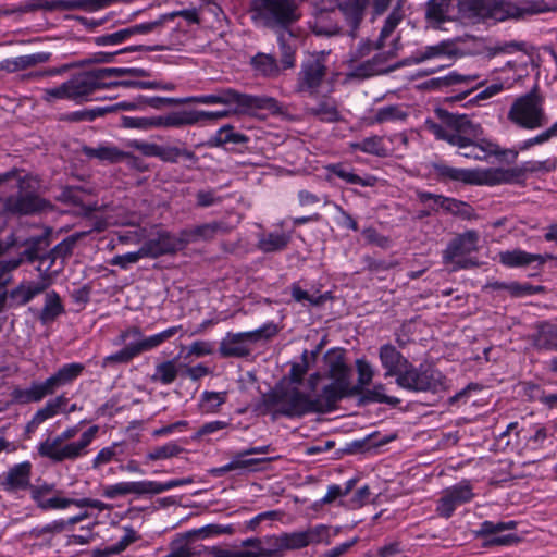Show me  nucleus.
<instances>
[{
  "label": "nucleus",
  "instance_id": "nucleus-1",
  "mask_svg": "<svg viewBox=\"0 0 557 557\" xmlns=\"http://www.w3.org/2000/svg\"><path fill=\"white\" fill-rule=\"evenodd\" d=\"M441 123L426 121V128L437 138L461 150L459 153L468 159L484 160L487 156L510 157L513 162L518 152L502 150L496 144L483 137V128L466 114L450 113L444 109L435 111Z\"/></svg>",
  "mask_w": 557,
  "mask_h": 557
},
{
  "label": "nucleus",
  "instance_id": "nucleus-2",
  "mask_svg": "<svg viewBox=\"0 0 557 557\" xmlns=\"http://www.w3.org/2000/svg\"><path fill=\"white\" fill-rule=\"evenodd\" d=\"M267 407H278L276 413L288 418H300L309 413H329L337 408L330 389H322L311 397L297 387L274 391L264 399Z\"/></svg>",
  "mask_w": 557,
  "mask_h": 557
},
{
  "label": "nucleus",
  "instance_id": "nucleus-3",
  "mask_svg": "<svg viewBox=\"0 0 557 557\" xmlns=\"http://www.w3.org/2000/svg\"><path fill=\"white\" fill-rule=\"evenodd\" d=\"M122 71V69L111 67L79 73L60 85L42 89L41 99L49 104L64 100L81 104L90 100V96L96 90L108 87L103 82L106 78L119 75Z\"/></svg>",
  "mask_w": 557,
  "mask_h": 557
},
{
  "label": "nucleus",
  "instance_id": "nucleus-4",
  "mask_svg": "<svg viewBox=\"0 0 557 557\" xmlns=\"http://www.w3.org/2000/svg\"><path fill=\"white\" fill-rule=\"evenodd\" d=\"M98 425H92L81 434L78 441L70 442L78 432V425L70 426L52 440L38 446V453L53 461L75 460L89 453V446L98 434Z\"/></svg>",
  "mask_w": 557,
  "mask_h": 557
},
{
  "label": "nucleus",
  "instance_id": "nucleus-5",
  "mask_svg": "<svg viewBox=\"0 0 557 557\" xmlns=\"http://www.w3.org/2000/svg\"><path fill=\"white\" fill-rule=\"evenodd\" d=\"M190 100L205 104H236L234 109L236 113H250L255 110H269L272 113H277L282 110L281 103L275 98L242 94L233 88H222L214 94L194 98H176V104L186 103Z\"/></svg>",
  "mask_w": 557,
  "mask_h": 557
},
{
  "label": "nucleus",
  "instance_id": "nucleus-6",
  "mask_svg": "<svg viewBox=\"0 0 557 557\" xmlns=\"http://www.w3.org/2000/svg\"><path fill=\"white\" fill-rule=\"evenodd\" d=\"M250 13L256 25L276 32L287 30L300 18L295 0H252Z\"/></svg>",
  "mask_w": 557,
  "mask_h": 557
},
{
  "label": "nucleus",
  "instance_id": "nucleus-7",
  "mask_svg": "<svg viewBox=\"0 0 557 557\" xmlns=\"http://www.w3.org/2000/svg\"><path fill=\"white\" fill-rule=\"evenodd\" d=\"M14 185L18 189L17 197L7 199L5 209L13 213L28 214L44 209V202L35 196L38 187L36 177L25 174L23 171H12L0 174V186Z\"/></svg>",
  "mask_w": 557,
  "mask_h": 557
},
{
  "label": "nucleus",
  "instance_id": "nucleus-8",
  "mask_svg": "<svg viewBox=\"0 0 557 557\" xmlns=\"http://www.w3.org/2000/svg\"><path fill=\"white\" fill-rule=\"evenodd\" d=\"M508 119L522 128L535 129L547 124L543 98L534 87L528 94L517 98L512 103Z\"/></svg>",
  "mask_w": 557,
  "mask_h": 557
},
{
  "label": "nucleus",
  "instance_id": "nucleus-9",
  "mask_svg": "<svg viewBox=\"0 0 557 557\" xmlns=\"http://www.w3.org/2000/svg\"><path fill=\"white\" fill-rule=\"evenodd\" d=\"M277 332L278 329L274 323H267L249 332H228L220 343L219 354L222 358L248 357L251 354L250 344L262 339L268 341L275 336Z\"/></svg>",
  "mask_w": 557,
  "mask_h": 557
},
{
  "label": "nucleus",
  "instance_id": "nucleus-10",
  "mask_svg": "<svg viewBox=\"0 0 557 557\" xmlns=\"http://www.w3.org/2000/svg\"><path fill=\"white\" fill-rule=\"evenodd\" d=\"M396 384L409 392L438 393L448 388L446 377L431 367H414L411 362L396 379Z\"/></svg>",
  "mask_w": 557,
  "mask_h": 557
},
{
  "label": "nucleus",
  "instance_id": "nucleus-11",
  "mask_svg": "<svg viewBox=\"0 0 557 557\" xmlns=\"http://www.w3.org/2000/svg\"><path fill=\"white\" fill-rule=\"evenodd\" d=\"M479 239L480 235L474 230L457 235L443 251V262L451 264L454 271L476 267L479 263L471 255L479 250Z\"/></svg>",
  "mask_w": 557,
  "mask_h": 557
},
{
  "label": "nucleus",
  "instance_id": "nucleus-12",
  "mask_svg": "<svg viewBox=\"0 0 557 557\" xmlns=\"http://www.w3.org/2000/svg\"><path fill=\"white\" fill-rule=\"evenodd\" d=\"M327 73V66L322 55L311 54L300 65L296 91L314 96L318 94Z\"/></svg>",
  "mask_w": 557,
  "mask_h": 557
},
{
  "label": "nucleus",
  "instance_id": "nucleus-13",
  "mask_svg": "<svg viewBox=\"0 0 557 557\" xmlns=\"http://www.w3.org/2000/svg\"><path fill=\"white\" fill-rule=\"evenodd\" d=\"M174 486V480L165 483L159 481H123L106 485L102 495L109 499L123 497L127 495L141 496L147 494H159Z\"/></svg>",
  "mask_w": 557,
  "mask_h": 557
},
{
  "label": "nucleus",
  "instance_id": "nucleus-14",
  "mask_svg": "<svg viewBox=\"0 0 557 557\" xmlns=\"http://www.w3.org/2000/svg\"><path fill=\"white\" fill-rule=\"evenodd\" d=\"M327 376L332 380L322 389H330L333 394V401L342 400V393L348 389V376H351V369L346 364L341 351L330 350L325 355Z\"/></svg>",
  "mask_w": 557,
  "mask_h": 557
},
{
  "label": "nucleus",
  "instance_id": "nucleus-15",
  "mask_svg": "<svg viewBox=\"0 0 557 557\" xmlns=\"http://www.w3.org/2000/svg\"><path fill=\"white\" fill-rule=\"evenodd\" d=\"M458 12L462 20L478 23L486 20L503 22L502 1L493 0H458Z\"/></svg>",
  "mask_w": 557,
  "mask_h": 557
},
{
  "label": "nucleus",
  "instance_id": "nucleus-16",
  "mask_svg": "<svg viewBox=\"0 0 557 557\" xmlns=\"http://www.w3.org/2000/svg\"><path fill=\"white\" fill-rule=\"evenodd\" d=\"M474 497L469 481H461L456 485L445 488L437 500L436 512L440 517L448 519L457 507L471 502Z\"/></svg>",
  "mask_w": 557,
  "mask_h": 557
},
{
  "label": "nucleus",
  "instance_id": "nucleus-17",
  "mask_svg": "<svg viewBox=\"0 0 557 557\" xmlns=\"http://www.w3.org/2000/svg\"><path fill=\"white\" fill-rule=\"evenodd\" d=\"M419 200L426 205L432 211L442 209L446 213L459 216L463 220H472L475 218L474 209L467 202L448 198L443 195L432 194L428 191L418 193Z\"/></svg>",
  "mask_w": 557,
  "mask_h": 557
},
{
  "label": "nucleus",
  "instance_id": "nucleus-18",
  "mask_svg": "<svg viewBox=\"0 0 557 557\" xmlns=\"http://www.w3.org/2000/svg\"><path fill=\"white\" fill-rule=\"evenodd\" d=\"M503 15L499 18L506 20H524L529 16L549 13L548 1L546 0H503Z\"/></svg>",
  "mask_w": 557,
  "mask_h": 557
},
{
  "label": "nucleus",
  "instance_id": "nucleus-19",
  "mask_svg": "<svg viewBox=\"0 0 557 557\" xmlns=\"http://www.w3.org/2000/svg\"><path fill=\"white\" fill-rule=\"evenodd\" d=\"M234 228L228 222L224 220L211 221L189 228L182 230L177 244H189L198 240H211L218 235L228 234Z\"/></svg>",
  "mask_w": 557,
  "mask_h": 557
},
{
  "label": "nucleus",
  "instance_id": "nucleus-20",
  "mask_svg": "<svg viewBox=\"0 0 557 557\" xmlns=\"http://www.w3.org/2000/svg\"><path fill=\"white\" fill-rule=\"evenodd\" d=\"M456 57V49L448 41H442L437 45L426 46L422 49L417 50L409 59V63L420 64L431 59H445L448 62L440 64L436 69H429L421 72V75H430L435 73L437 70H442L450 66V61Z\"/></svg>",
  "mask_w": 557,
  "mask_h": 557
},
{
  "label": "nucleus",
  "instance_id": "nucleus-21",
  "mask_svg": "<svg viewBox=\"0 0 557 557\" xmlns=\"http://www.w3.org/2000/svg\"><path fill=\"white\" fill-rule=\"evenodd\" d=\"M286 550L300 549L311 544H330L329 529L320 524L304 531L284 533Z\"/></svg>",
  "mask_w": 557,
  "mask_h": 557
},
{
  "label": "nucleus",
  "instance_id": "nucleus-22",
  "mask_svg": "<svg viewBox=\"0 0 557 557\" xmlns=\"http://www.w3.org/2000/svg\"><path fill=\"white\" fill-rule=\"evenodd\" d=\"M174 334V329L169 327L158 334L151 336H144L139 329L132 327L121 333L120 343H125L131 339L137 354L151 350L161 345L165 339L170 338Z\"/></svg>",
  "mask_w": 557,
  "mask_h": 557
},
{
  "label": "nucleus",
  "instance_id": "nucleus-23",
  "mask_svg": "<svg viewBox=\"0 0 557 557\" xmlns=\"http://www.w3.org/2000/svg\"><path fill=\"white\" fill-rule=\"evenodd\" d=\"M270 451V446H259V447H251L249 449H245L240 453H238L232 461L226 463L223 467H220L218 469L213 470V473L216 474H223L230 471H250L252 468L261 462L269 461V458H246L249 455L253 454H267Z\"/></svg>",
  "mask_w": 557,
  "mask_h": 557
},
{
  "label": "nucleus",
  "instance_id": "nucleus-24",
  "mask_svg": "<svg viewBox=\"0 0 557 557\" xmlns=\"http://www.w3.org/2000/svg\"><path fill=\"white\" fill-rule=\"evenodd\" d=\"M35 503L45 510L65 509L73 505L74 498L63 497L54 493V485L42 484L32 488Z\"/></svg>",
  "mask_w": 557,
  "mask_h": 557
},
{
  "label": "nucleus",
  "instance_id": "nucleus-25",
  "mask_svg": "<svg viewBox=\"0 0 557 557\" xmlns=\"http://www.w3.org/2000/svg\"><path fill=\"white\" fill-rule=\"evenodd\" d=\"M395 55L394 52L377 53L373 58L351 66L348 77L366 79L375 75L388 72L391 69L385 66L386 62Z\"/></svg>",
  "mask_w": 557,
  "mask_h": 557
},
{
  "label": "nucleus",
  "instance_id": "nucleus-26",
  "mask_svg": "<svg viewBox=\"0 0 557 557\" xmlns=\"http://www.w3.org/2000/svg\"><path fill=\"white\" fill-rule=\"evenodd\" d=\"M379 358L385 369L384 376L397 379L409 367L410 361L392 344H384L379 349Z\"/></svg>",
  "mask_w": 557,
  "mask_h": 557
},
{
  "label": "nucleus",
  "instance_id": "nucleus-27",
  "mask_svg": "<svg viewBox=\"0 0 557 557\" xmlns=\"http://www.w3.org/2000/svg\"><path fill=\"white\" fill-rule=\"evenodd\" d=\"M499 262L508 268L527 267L536 262L539 267L543 265L547 260L555 259L550 253L539 255L529 253L521 249L506 250L498 255Z\"/></svg>",
  "mask_w": 557,
  "mask_h": 557
},
{
  "label": "nucleus",
  "instance_id": "nucleus-28",
  "mask_svg": "<svg viewBox=\"0 0 557 557\" xmlns=\"http://www.w3.org/2000/svg\"><path fill=\"white\" fill-rule=\"evenodd\" d=\"M370 0H338V9L350 26L349 36L356 37Z\"/></svg>",
  "mask_w": 557,
  "mask_h": 557
},
{
  "label": "nucleus",
  "instance_id": "nucleus-29",
  "mask_svg": "<svg viewBox=\"0 0 557 557\" xmlns=\"http://www.w3.org/2000/svg\"><path fill=\"white\" fill-rule=\"evenodd\" d=\"M304 110L306 115L314 116L322 122L333 123L341 120L336 101L330 97H323L315 106L306 104Z\"/></svg>",
  "mask_w": 557,
  "mask_h": 557
},
{
  "label": "nucleus",
  "instance_id": "nucleus-30",
  "mask_svg": "<svg viewBox=\"0 0 557 557\" xmlns=\"http://www.w3.org/2000/svg\"><path fill=\"white\" fill-rule=\"evenodd\" d=\"M532 342L537 349L557 350V325L549 322L539 323Z\"/></svg>",
  "mask_w": 557,
  "mask_h": 557
},
{
  "label": "nucleus",
  "instance_id": "nucleus-31",
  "mask_svg": "<svg viewBox=\"0 0 557 557\" xmlns=\"http://www.w3.org/2000/svg\"><path fill=\"white\" fill-rule=\"evenodd\" d=\"M357 372H358V382L357 384L351 383V376H348V389L342 393V399L347 397H352L361 394L363 388L368 386L374 375L373 369L370 363L364 360H357Z\"/></svg>",
  "mask_w": 557,
  "mask_h": 557
},
{
  "label": "nucleus",
  "instance_id": "nucleus-32",
  "mask_svg": "<svg viewBox=\"0 0 557 557\" xmlns=\"http://www.w3.org/2000/svg\"><path fill=\"white\" fill-rule=\"evenodd\" d=\"M32 465L28 461L21 462L11 468L5 478V488L11 491L24 490L30 482Z\"/></svg>",
  "mask_w": 557,
  "mask_h": 557
},
{
  "label": "nucleus",
  "instance_id": "nucleus-33",
  "mask_svg": "<svg viewBox=\"0 0 557 557\" xmlns=\"http://www.w3.org/2000/svg\"><path fill=\"white\" fill-rule=\"evenodd\" d=\"M290 242V236L283 232L263 233L258 236L257 248L264 253L284 250Z\"/></svg>",
  "mask_w": 557,
  "mask_h": 557
},
{
  "label": "nucleus",
  "instance_id": "nucleus-34",
  "mask_svg": "<svg viewBox=\"0 0 557 557\" xmlns=\"http://www.w3.org/2000/svg\"><path fill=\"white\" fill-rule=\"evenodd\" d=\"M434 173L442 180L473 183L478 175L475 171L456 169L444 163L433 164Z\"/></svg>",
  "mask_w": 557,
  "mask_h": 557
},
{
  "label": "nucleus",
  "instance_id": "nucleus-35",
  "mask_svg": "<svg viewBox=\"0 0 557 557\" xmlns=\"http://www.w3.org/2000/svg\"><path fill=\"white\" fill-rule=\"evenodd\" d=\"M349 147L354 151H361L379 158H385L388 156V150L384 145L383 137L377 135L367 137L361 141L350 143Z\"/></svg>",
  "mask_w": 557,
  "mask_h": 557
},
{
  "label": "nucleus",
  "instance_id": "nucleus-36",
  "mask_svg": "<svg viewBox=\"0 0 557 557\" xmlns=\"http://www.w3.org/2000/svg\"><path fill=\"white\" fill-rule=\"evenodd\" d=\"M248 141L249 137L244 133L236 132L235 127L231 124L219 128L210 140L211 145L215 147H221L226 144L245 145Z\"/></svg>",
  "mask_w": 557,
  "mask_h": 557
},
{
  "label": "nucleus",
  "instance_id": "nucleus-37",
  "mask_svg": "<svg viewBox=\"0 0 557 557\" xmlns=\"http://www.w3.org/2000/svg\"><path fill=\"white\" fill-rule=\"evenodd\" d=\"M359 405H367L371 403L387 404L397 406L400 399L397 397L388 396L385 394V385L382 383L375 384L372 388H363V392L359 394Z\"/></svg>",
  "mask_w": 557,
  "mask_h": 557
},
{
  "label": "nucleus",
  "instance_id": "nucleus-38",
  "mask_svg": "<svg viewBox=\"0 0 557 557\" xmlns=\"http://www.w3.org/2000/svg\"><path fill=\"white\" fill-rule=\"evenodd\" d=\"M49 55L46 53H34L27 55H20L12 59L3 60L0 63V69L7 70L9 72H15L20 70H25L30 66H34L38 63L46 62Z\"/></svg>",
  "mask_w": 557,
  "mask_h": 557
},
{
  "label": "nucleus",
  "instance_id": "nucleus-39",
  "mask_svg": "<svg viewBox=\"0 0 557 557\" xmlns=\"http://www.w3.org/2000/svg\"><path fill=\"white\" fill-rule=\"evenodd\" d=\"M326 169L330 173L336 175L348 184L373 186L376 181V178L373 176L361 177L355 174L347 165L343 163L330 164Z\"/></svg>",
  "mask_w": 557,
  "mask_h": 557
},
{
  "label": "nucleus",
  "instance_id": "nucleus-40",
  "mask_svg": "<svg viewBox=\"0 0 557 557\" xmlns=\"http://www.w3.org/2000/svg\"><path fill=\"white\" fill-rule=\"evenodd\" d=\"M67 404V398L64 395H60L51 400H49L45 407L39 409L33 417L32 423L34 425H39L48 419L53 418L58 413L64 411V407Z\"/></svg>",
  "mask_w": 557,
  "mask_h": 557
},
{
  "label": "nucleus",
  "instance_id": "nucleus-41",
  "mask_svg": "<svg viewBox=\"0 0 557 557\" xmlns=\"http://www.w3.org/2000/svg\"><path fill=\"white\" fill-rule=\"evenodd\" d=\"M158 252H160V249L151 247H140V249L137 251L114 256L110 260V264L126 270L129 265L135 264L144 257H157Z\"/></svg>",
  "mask_w": 557,
  "mask_h": 557
},
{
  "label": "nucleus",
  "instance_id": "nucleus-42",
  "mask_svg": "<svg viewBox=\"0 0 557 557\" xmlns=\"http://www.w3.org/2000/svg\"><path fill=\"white\" fill-rule=\"evenodd\" d=\"M479 78L478 74H459L457 72H450L445 76L435 77L426 82V85L431 88H442L449 87L453 85H467L471 82H474Z\"/></svg>",
  "mask_w": 557,
  "mask_h": 557
},
{
  "label": "nucleus",
  "instance_id": "nucleus-43",
  "mask_svg": "<svg viewBox=\"0 0 557 557\" xmlns=\"http://www.w3.org/2000/svg\"><path fill=\"white\" fill-rule=\"evenodd\" d=\"M84 367L81 363H69L58 370L57 373L51 375L50 383L58 389L75 380L83 371Z\"/></svg>",
  "mask_w": 557,
  "mask_h": 557
},
{
  "label": "nucleus",
  "instance_id": "nucleus-44",
  "mask_svg": "<svg viewBox=\"0 0 557 557\" xmlns=\"http://www.w3.org/2000/svg\"><path fill=\"white\" fill-rule=\"evenodd\" d=\"M404 18V12L401 10V7L398 5L393 9V11L389 13V15L386 17L385 23L381 29L380 37L375 41V48L376 50H380L384 47V40L388 38L392 33L395 30V28L398 26V24Z\"/></svg>",
  "mask_w": 557,
  "mask_h": 557
},
{
  "label": "nucleus",
  "instance_id": "nucleus-45",
  "mask_svg": "<svg viewBox=\"0 0 557 557\" xmlns=\"http://www.w3.org/2000/svg\"><path fill=\"white\" fill-rule=\"evenodd\" d=\"M46 288V284L42 282H30L22 284L16 287L11 296L15 299L18 305H25L30 301L35 296L39 295Z\"/></svg>",
  "mask_w": 557,
  "mask_h": 557
},
{
  "label": "nucleus",
  "instance_id": "nucleus-46",
  "mask_svg": "<svg viewBox=\"0 0 557 557\" xmlns=\"http://www.w3.org/2000/svg\"><path fill=\"white\" fill-rule=\"evenodd\" d=\"M451 0H429L425 17L428 21L441 24L446 21Z\"/></svg>",
  "mask_w": 557,
  "mask_h": 557
},
{
  "label": "nucleus",
  "instance_id": "nucleus-47",
  "mask_svg": "<svg viewBox=\"0 0 557 557\" xmlns=\"http://www.w3.org/2000/svg\"><path fill=\"white\" fill-rule=\"evenodd\" d=\"M251 64L264 76H276L280 73L276 59L271 54L258 53L251 59Z\"/></svg>",
  "mask_w": 557,
  "mask_h": 557
},
{
  "label": "nucleus",
  "instance_id": "nucleus-48",
  "mask_svg": "<svg viewBox=\"0 0 557 557\" xmlns=\"http://www.w3.org/2000/svg\"><path fill=\"white\" fill-rule=\"evenodd\" d=\"M292 37V33H288L287 37L284 32H280L277 36L281 51V64L285 70L295 66V48L288 42Z\"/></svg>",
  "mask_w": 557,
  "mask_h": 557
},
{
  "label": "nucleus",
  "instance_id": "nucleus-49",
  "mask_svg": "<svg viewBox=\"0 0 557 557\" xmlns=\"http://www.w3.org/2000/svg\"><path fill=\"white\" fill-rule=\"evenodd\" d=\"M263 544L267 546L260 547L258 550L260 557H277L282 552L286 550L284 533L267 536L263 540Z\"/></svg>",
  "mask_w": 557,
  "mask_h": 557
},
{
  "label": "nucleus",
  "instance_id": "nucleus-50",
  "mask_svg": "<svg viewBox=\"0 0 557 557\" xmlns=\"http://www.w3.org/2000/svg\"><path fill=\"white\" fill-rule=\"evenodd\" d=\"M50 379L48 377L46 381L40 383H34L28 389L24 392V399L26 401H39L45 396L53 394L55 388L52 383H50Z\"/></svg>",
  "mask_w": 557,
  "mask_h": 557
},
{
  "label": "nucleus",
  "instance_id": "nucleus-51",
  "mask_svg": "<svg viewBox=\"0 0 557 557\" xmlns=\"http://www.w3.org/2000/svg\"><path fill=\"white\" fill-rule=\"evenodd\" d=\"M121 335L119 336V339L115 342L116 345H121ZM125 346L121 350H119L115 354L109 355L104 358L103 362L104 364L110 362H117V363H126L131 361L133 358L138 356L137 350L135 349L133 343L131 339L123 343Z\"/></svg>",
  "mask_w": 557,
  "mask_h": 557
},
{
  "label": "nucleus",
  "instance_id": "nucleus-52",
  "mask_svg": "<svg viewBox=\"0 0 557 557\" xmlns=\"http://www.w3.org/2000/svg\"><path fill=\"white\" fill-rule=\"evenodd\" d=\"M543 163H527L522 168H513V169H502V177L506 178V181H502V184H510L520 182L524 176V173L530 171H537L542 169Z\"/></svg>",
  "mask_w": 557,
  "mask_h": 557
},
{
  "label": "nucleus",
  "instance_id": "nucleus-53",
  "mask_svg": "<svg viewBox=\"0 0 557 557\" xmlns=\"http://www.w3.org/2000/svg\"><path fill=\"white\" fill-rule=\"evenodd\" d=\"M141 247H151L160 249L157 257L168 252L172 247V237L169 233L157 230Z\"/></svg>",
  "mask_w": 557,
  "mask_h": 557
},
{
  "label": "nucleus",
  "instance_id": "nucleus-54",
  "mask_svg": "<svg viewBox=\"0 0 557 557\" xmlns=\"http://www.w3.org/2000/svg\"><path fill=\"white\" fill-rule=\"evenodd\" d=\"M122 124L127 128H138V129H148L152 126H158L163 124V120L161 117L150 119V117H138V116H124L122 120ZM164 124H170L169 119Z\"/></svg>",
  "mask_w": 557,
  "mask_h": 557
},
{
  "label": "nucleus",
  "instance_id": "nucleus-55",
  "mask_svg": "<svg viewBox=\"0 0 557 557\" xmlns=\"http://www.w3.org/2000/svg\"><path fill=\"white\" fill-rule=\"evenodd\" d=\"M225 400V392H205L200 399V407L206 412H214Z\"/></svg>",
  "mask_w": 557,
  "mask_h": 557
},
{
  "label": "nucleus",
  "instance_id": "nucleus-56",
  "mask_svg": "<svg viewBox=\"0 0 557 557\" xmlns=\"http://www.w3.org/2000/svg\"><path fill=\"white\" fill-rule=\"evenodd\" d=\"M62 312V306L57 294L48 293L46 295V304L41 311V320L49 321L58 317Z\"/></svg>",
  "mask_w": 557,
  "mask_h": 557
},
{
  "label": "nucleus",
  "instance_id": "nucleus-57",
  "mask_svg": "<svg viewBox=\"0 0 557 557\" xmlns=\"http://www.w3.org/2000/svg\"><path fill=\"white\" fill-rule=\"evenodd\" d=\"M517 527L516 521H508V522H492V521H484L480 525V530L478 531V535L480 536H490V535H497L498 533L506 531V530H512Z\"/></svg>",
  "mask_w": 557,
  "mask_h": 557
},
{
  "label": "nucleus",
  "instance_id": "nucleus-58",
  "mask_svg": "<svg viewBox=\"0 0 557 557\" xmlns=\"http://www.w3.org/2000/svg\"><path fill=\"white\" fill-rule=\"evenodd\" d=\"M506 290L512 297H523V296L542 293L544 290V287L543 286H534L529 283L521 284L518 282H510V283H508V286H506Z\"/></svg>",
  "mask_w": 557,
  "mask_h": 557
},
{
  "label": "nucleus",
  "instance_id": "nucleus-59",
  "mask_svg": "<svg viewBox=\"0 0 557 557\" xmlns=\"http://www.w3.org/2000/svg\"><path fill=\"white\" fill-rule=\"evenodd\" d=\"M407 116V114L401 111V109L398 106H387L380 108L374 116V122L376 123H384L388 121H395V120H404Z\"/></svg>",
  "mask_w": 557,
  "mask_h": 557
},
{
  "label": "nucleus",
  "instance_id": "nucleus-60",
  "mask_svg": "<svg viewBox=\"0 0 557 557\" xmlns=\"http://www.w3.org/2000/svg\"><path fill=\"white\" fill-rule=\"evenodd\" d=\"M85 152L90 158L110 162L119 160L122 156L117 149L112 147L86 148Z\"/></svg>",
  "mask_w": 557,
  "mask_h": 557
},
{
  "label": "nucleus",
  "instance_id": "nucleus-61",
  "mask_svg": "<svg viewBox=\"0 0 557 557\" xmlns=\"http://www.w3.org/2000/svg\"><path fill=\"white\" fill-rule=\"evenodd\" d=\"M475 181L472 184L498 185L506 178L502 177V169H490L484 172H475Z\"/></svg>",
  "mask_w": 557,
  "mask_h": 557
},
{
  "label": "nucleus",
  "instance_id": "nucleus-62",
  "mask_svg": "<svg viewBox=\"0 0 557 557\" xmlns=\"http://www.w3.org/2000/svg\"><path fill=\"white\" fill-rule=\"evenodd\" d=\"M308 350H304L301 355V362L292 364L289 371L290 381L295 384H300L302 382L304 375L308 371Z\"/></svg>",
  "mask_w": 557,
  "mask_h": 557
},
{
  "label": "nucleus",
  "instance_id": "nucleus-63",
  "mask_svg": "<svg viewBox=\"0 0 557 557\" xmlns=\"http://www.w3.org/2000/svg\"><path fill=\"white\" fill-rule=\"evenodd\" d=\"M201 122V111L185 110L176 107V126L191 125Z\"/></svg>",
  "mask_w": 557,
  "mask_h": 557
},
{
  "label": "nucleus",
  "instance_id": "nucleus-64",
  "mask_svg": "<svg viewBox=\"0 0 557 557\" xmlns=\"http://www.w3.org/2000/svg\"><path fill=\"white\" fill-rule=\"evenodd\" d=\"M222 201L220 196H216L215 191L210 190H199L196 194V203L200 208H207L213 205H216Z\"/></svg>",
  "mask_w": 557,
  "mask_h": 557
}]
</instances>
